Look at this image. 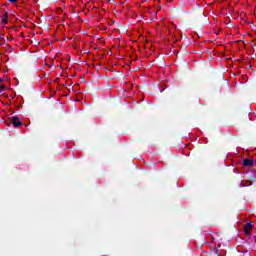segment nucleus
I'll list each match as a JSON object with an SVG mask.
<instances>
[{"instance_id": "f257e3e1", "label": "nucleus", "mask_w": 256, "mask_h": 256, "mask_svg": "<svg viewBox=\"0 0 256 256\" xmlns=\"http://www.w3.org/2000/svg\"><path fill=\"white\" fill-rule=\"evenodd\" d=\"M10 121L12 124H14V127H19L22 125V123L19 121V118L17 117L10 118Z\"/></svg>"}, {"instance_id": "f03ea898", "label": "nucleus", "mask_w": 256, "mask_h": 256, "mask_svg": "<svg viewBox=\"0 0 256 256\" xmlns=\"http://www.w3.org/2000/svg\"><path fill=\"white\" fill-rule=\"evenodd\" d=\"M251 229H253V224L252 223L246 224L244 227L245 234L249 235V233H251Z\"/></svg>"}, {"instance_id": "7ed1b4c3", "label": "nucleus", "mask_w": 256, "mask_h": 256, "mask_svg": "<svg viewBox=\"0 0 256 256\" xmlns=\"http://www.w3.org/2000/svg\"><path fill=\"white\" fill-rule=\"evenodd\" d=\"M253 160H251V159H244V161H243V165L245 166V167H251L252 165H253Z\"/></svg>"}, {"instance_id": "20e7f679", "label": "nucleus", "mask_w": 256, "mask_h": 256, "mask_svg": "<svg viewBox=\"0 0 256 256\" xmlns=\"http://www.w3.org/2000/svg\"><path fill=\"white\" fill-rule=\"evenodd\" d=\"M10 3H15L17 0H9Z\"/></svg>"}]
</instances>
